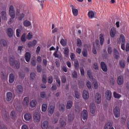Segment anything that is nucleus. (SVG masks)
Listing matches in <instances>:
<instances>
[{"instance_id": "5fc2aeb1", "label": "nucleus", "mask_w": 129, "mask_h": 129, "mask_svg": "<svg viewBox=\"0 0 129 129\" xmlns=\"http://www.w3.org/2000/svg\"><path fill=\"white\" fill-rule=\"evenodd\" d=\"M60 79H61V83H66V77L62 76L61 77H60Z\"/></svg>"}, {"instance_id": "c9c22d12", "label": "nucleus", "mask_w": 129, "mask_h": 129, "mask_svg": "<svg viewBox=\"0 0 129 129\" xmlns=\"http://www.w3.org/2000/svg\"><path fill=\"white\" fill-rule=\"evenodd\" d=\"M0 45L3 46H7V42L4 39L0 40Z\"/></svg>"}, {"instance_id": "4c0bfd02", "label": "nucleus", "mask_w": 129, "mask_h": 129, "mask_svg": "<svg viewBox=\"0 0 129 129\" xmlns=\"http://www.w3.org/2000/svg\"><path fill=\"white\" fill-rule=\"evenodd\" d=\"M76 45H77V46L80 47H81L82 46V42L81 41V39H76Z\"/></svg>"}, {"instance_id": "4be33fe9", "label": "nucleus", "mask_w": 129, "mask_h": 129, "mask_svg": "<svg viewBox=\"0 0 129 129\" xmlns=\"http://www.w3.org/2000/svg\"><path fill=\"white\" fill-rule=\"evenodd\" d=\"M113 56H114V58H115V59H119V52L117 50H116V49L115 48L113 49Z\"/></svg>"}, {"instance_id": "58836bf2", "label": "nucleus", "mask_w": 129, "mask_h": 129, "mask_svg": "<svg viewBox=\"0 0 129 129\" xmlns=\"http://www.w3.org/2000/svg\"><path fill=\"white\" fill-rule=\"evenodd\" d=\"M46 109H47V104H42V111L44 112L46 111Z\"/></svg>"}, {"instance_id": "7ed1b4c3", "label": "nucleus", "mask_w": 129, "mask_h": 129, "mask_svg": "<svg viewBox=\"0 0 129 129\" xmlns=\"http://www.w3.org/2000/svg\"><path fill=\"white\" fill-rule=\"evenodd\" d=\"M104 43V34H101L99 35V41L98 40H96V44L99 46V44L101 46L103 45Z\"/></svg>"}, {"instance_id": "7c9ffc66", "label": "nucleus", "mask_w": 129, "mask_h": 129, "mask_svg": "<svg viewBox=\"0 0 129 129\" xmlns=\"http://www.w3.org/2000/svg\"><path fill=\"white\" fill-rule=\"evenodd\" d=\"M13 98V94L11 92L7 93V101H10Z\"/></svg>"}, {"instance_id": "0e129e2a", "label": "nucleus", "mask_w": 129, "mask_h": 129, "mask_svg": "<svg viewBox=\"0 0 129 129\" xmlns=\"http://www.w3.org/2000/svg\"><path fill=\"white\" fill-rule=\"evenodd\" d=\"M80 72L82 76H84V70H83V68H80Z\"/></svg>"}, {"instance_id": "9b49d317", "label": "nucleus", "mask_w": 129, "mask_h": 129, "mask_svg": "<svg viewBox=\"0 0 129 129\" xmlns=\"http://www.w3.org/2000/svg\"><path fill=\"white\" fill-rule=\"evenodd\" d=\"M113 124V123H112L111 121L107 122L105 124V126L104 127V129H114L113 127H112V125Z\"/></svg>"}, {"instance_id": "a211bd4d", "label": "nucleus", "mask_w": 129, "mask_h": 129, "mask_svg": "<svg viewBox=\"0 0 129 129\" xmlns=\"http://www.w3.org/2000/svg\"><path fill=\"white\" fill-rule=\"evenodd\" d=\"M13 34H14V33H13V29H12V28H8L7 35L8 36V37H9L10 38H12L13 37Z\"/></svg>"}, {"instance_id": "39448f33", "label": "nucleus", "mask_w": 129, "mask_h": 129, "mask_svg": "<svg viewBox=\"0 0 129 129\" xmlns=\"http://www.w3.org/2000/svg\"><path fill=\"white\" fill-rule=\"evenodd\" d=\"M102 101L101 95L99 93H97L95 95V102L96 103L99 104Z\"/></svg>"}, {"instance_id": "49530a36", "label": "nucleus", "mask_w": 129, "mask_h": 129, "mask_svg": "<svg viewBox=\"0 0 129 129\" xmlns=\"http://www.w3.org/2000/svg\"><path fill=\"white\" fill-rule=\"evenodd\" d=\"M42 81L43 83L46 84V75H43L42 77Z\"/></svg>"}, {"instance_id": "5701e85b", "label": "nucleus", "mask_w": 129, "mask_h": 129, "mask_svg": "<svg viewBox=\"0 0 129 129\" xmlns=\"http://www.w3.org/2000/svg\"><path fill=\"white\" fill-rule=\"evenodd\" d=\"M42 129H47L48 127V122L47 121H44L41 124Z\"/></svg>"}, {"instance_id": "423d86ee", "label": "nucleus", "mask_w": 129, "mask_h": 129, "mask_svg": "<svg viewBox=\"0 0 129 129\" xmlns=\"http://www.w3.org/2000/svg\"><path fill=\"white\" fill-rule=\"evenodd\" d=\"M113 114L115 118H118L120 116V109H119V107L115 106V107H114V109H113Z\"/></svg>"}, {"instance_id": "69168bd1", "label": "nucleus", "mask_w": 129, "mask_h": 129, "mask_svg": "<svg viewBox=\"0 0 129 129\" xmlns=\"http://www.w3.org/2000/svg\"><path fill=\"white\" fill-rule=\"evenodd\" d=\"M41 72H42V67H40V66L38 65L37 66V72L40 73Z\"/></svg>"}, {"instance_id": "864d4df0", "label": "nucleus", "mask_w": 129, "mask_h": 129, "mask_svg": "<svg viewBox=\"0 0 129 129\" xmlns=\"http://www.w3.org/2000/svg\"><path fill=\"white\" fill-rule=\"evenodd\" d=\"M21 33V30L20 29H16V37L20 38V34Z\"/></svg>"}, {"instance_id": "72a5a7b5", "label": "nucleus", "mask_w": 129, "mask_h": 129, "mask_svg": "<svg viewBox=\"0 0 129 129\" xmlns=\"http://www.w3.org/2000/svg\"><path fill=\"white\" fill-rule=\"evenodd\" d=\"M72 101H67V105L66 106V108L67 109H71L72 108Z\"/></svg>"}, {"instance_id": "774afa93", "label": "nucleus", "mask_w": 129, "mask_h": 129, "mask_svg": "<svg viewBox=\"0 0 129 129\" xmlns=\"http://www.w3.org/2000/svg\"><path fill=\"white\" fill-rule=\"evenodd\" d=\"M107 53H109V54H111L112 53V48H111V47L107 48Z\"/></svg>"}, {"instance_id": "4468645a", "label": "nucleus", "mask_w": 129, "mask_h": 129, "mask_svg": "<svg viewBox=\"0 0 129 129\" xmlns=\"http://www.w3.org/2000/svg\"><path fill=\"white\" fill-rule=\"evenodd\" d=\"M82 119L86 120L88 117V111L86 110H83L82 113Z\"/></svg>"}, {"instance_id": "8fccbe9b", "label": "nucleus", "mask_w": 129, "mask_h": 129, "mask_svg": "<svg viewBox=\"0 0 129 129\" xmlns=\"http://www.w3.org/2000/svg\"><path fill=\"white\" fill-rule=\"evenodd\" d=\"M64 125H66V122H64L62 120L60 121V127L62 128Z\"/></svg>"}, {"instance_id": "ddd939ff", "label": "nucleus", "mask_w": 129, "mask_h": 129, "mask_svg": "<svg viewBox=\"0 0 129 129\" xmlns=\"http://www.w3.org/2000/svg\"><path fill=\"white\" fill-rule=\"evenodd\" d=\"M116 34V30H115V28H111V30H110V36H111V38H114V37H115Z\"/></svg>"}, {"instance_id": "bf43d9fd", "label": "nucleus", "mask_w": 129, "mask_h": 129, "mask_svg": "<svg viewBox=\"0 0 129 129\" xmlns=\"http://www.w3.org/2000/svg\"><path fill=\"white\" fill-rule=\"evenodd\" d=\"M87 87H88V89H89V90L91 89V83H90V82H87Z\"/></svg>"}, {"instance_id": "a19ab883", "label": "nucleus", "mask_w": 129, "mask_h": 129, "mask_svg": "<svg viewBox=\"0 0 129 129\" xmlns=\"http://www.w3.org/2000/svg\"><path fill=\"white\" fill-rule=\"evenodd\" d=\"M26 38L29 40H31L32 39V33H28V35H26Z\"/></svg>"}, {"instance_id": "de8ad7c7", "label": "nucleus", "mask_w": 129, "mask_h": 129, "mask_svg": "<svg viewBox=\"0 0 129 129\" xmlns=\"http://www.w3.org/2000/svg\"><path fill=\"white\" fill-rule=\"evenodd\" d=\"M87 75L88 76V77L89 78V79H92V74L91 73L90 71H88L87 72Z\"/></svg>"}, {"instance_id": "79ce46f5", "label": "nucleus", "mask_w": 129, "mask_h": 129, "mask_svg": "<svg viewBox=\"0 0 129 129\" xmlns=\"http://www.w3.org/2000/svg\"><path fill=\"white\" fill-rule=\"evenodd\" d=\"M59 110L60 112H63L64 111V104H60Z\"/></svg>"}, {"instance_id": "9d476101", "label": "nucleus", "mask_w": 129, "mask_h": 129, "mask_svg": "<svg viewBox=\"0 0 129 129\" xmlns=\"http://www.w3.org/2000/svg\"><path fill=\"white\" fill-rule=\"evenodd\" d=\"M70 7L72 8V13H73L74 17L78 16L79 14V11L78 9L74 8V6H73L72 5H71Z\"/></svg>"}, {"instance_id": "13d9d810", "label": "nucleus", "mask_w": 129, "mask_h": 129, "mask_svg": "<svg viewBox=\"0 0 129 129\" xmlns=\"http://www.w3.org/2000/svg\"><path fill=\"white\" fill-rule=\"evenodd\" d=\"M45 97H46V94H45V92H40V98L44 99L45 98Z\"/></svg>"}, {"instance_id": "bb28decb", "label": "nucleus", "mask_w": 129, "mask_h": 129, "mask_svg": "<svg viewBox=\"0 0 129 129\" xmlns=\"http://www.w3.org/2000/svg\"><path fill=\"white\" fill-rule=\"evenodd\" d=\"M24 120L26 121H29L31 119V115L29 113L26 114V115H24Z\"/></svg>"}, {"instance_id": "f257e3e1", "label": "nucleus", "mask_w": 129, "mask_h": 129, "mask_svg": "<svg viewBox=\"0 0 129 129\" xmlns=\"http://www.w3.org/2000/svg\"><path fill=\"white\" fill-rule=\"evenodd\" d=\"M10 16H11V19H10V21L8 22V24H11L14 22V18H15V12L14 11V7L13 6H10L9 10Z\"/></svg>"}, {"instance_id": "338daca9", "label": "nucleus", "mask_w": 129, "mask_h": 129, "mask_svg": "<svg viewBox=\"0 0 129 129\" xmlns=\"http://www.w3.org/2000/svg\"><path fill=\"white\" fill-rule=\"evenodd\" d=\"M72 75L73 76V78L75 79L78 78V74H77L76 72H73V73L72 74Z\"/></svg>"}, {"instance_id": "20e7f679", "label": "nucleus", "mask_w": 129, "mask_h": 129, "mask_svg": "<svg viewBox=\"0 0 129 129\" xmlns=\"http://www.w3.org/2000/svg\"><path fill=\"white\" fill-rule=\"evenodd\" d=\"M55 82H56V85L54 84L52 85L51 87L52 90H56V86H58V87H60V79L58 77H55Z\"/></svg>"}, {"instance_id": "09e8293b", "label": "nucleus", "mask_w": 129, "mask_h": 129, "mask_svg": "<svg viewBox=\"0 0 129 129\" xmlns=\"http://www.w3.org/2000/svg\"><path fill=\"white\" fill-rule=\"evenodd\" d=\"M60 44H61L62 46H66V41H64L63 39H61V40H60Z\"/></svg>"}, {"instance_id": "6ab92c4d", "label": "nucleus", "mask_w": 129, "mask_h": 129, "mask_svg": "<svg viewBox=\"0 0 129 129\" xmlns=\"http://www.w3.org/2000/svg\"><path fill=\"white\" fill-rule=\"evenodd\" d=\"M83 99H88V98H89V93L87 90L83 91Z\"/></svg>"}, {"instance_id": "1a4fd4ad", "label": "nucleus", "mask_w": 129, "mask_h": 129, "mask_svg": "<svg viewBox=\"0 0 129 129\" xmlns=\"http://www.w3.org/2000/svg\"><path fill=\"white\" fill-rule=\"evenodd\" d=\"M34 120L36 122H38L40 120V114L39 113L35 112L34 114Z\"/></svg>"}, {"instance_id": "e433bc0d", "label": "nucleus", "mask_w": 129, "mask_h": 129, "mask_svg": "<svg viewBox=\"0 0 129 129\" xmlns=\"http://www.w3.org/2000/svg\"><path fill=\"white\" fill-rule=\"evenodd\" d=\"M36 100H32L31 101H30V107L34 108L35 106H36Z\"/></svg>"}, {"instance_id": "603ef678", "label": "nucleus", "mask_w": 129, "mask_h": 129, "mask_svg": "<svg viewBox=\"0 0 129 129\" xmlns=\"http://www.w3.org/2000/svg\"><path fill=\"white\" fill-rule=\"evenodd\" d=\"M52 81H53V79L52 77L50 76L47 78V82L48 84H52Z\"/></svg>"}, {"instance_id": "2eb2a0df", "label": "nucleus", "mask_w": 129, "mask_h": 129, "mask_svg": "<svg viewBox=\"0 0 129 129\" xmlns=\"http://www.w3.org/2000/svg\"><path fill=\"white\" fill-rule=\"evenodd\" d=\"M101 68L103 72H107V67L106 66V64H105V62H104L103 61L101 62Z\"/></svg>"}, {"instance_id": "4d7b16f0", "label": "nucleus", "mask_w": 129, "mask_h": 129, "mask_svg": "<svg viewBox=\"0 0 129 129\" xmlns=\"http://www.w3.org/2000/svg\"><path fill=\"white\" fill-rule=\"evenodd\" d=\"M114 78H110V83L111 85H114Z\"/></svg>"}, {"instance_id": "e2e57ef3", "label": "nucleus", "mask_w": 129, "mask_h": 129, "mask_svg": "<svg viewBox=\"0 0 129 129\" xmlns=\"http://www.w3.org/2000/svg\"><path fill=\"white\" fill-rule=\"evenodd\" d=\"M125 51H126V52L129 51V43H126V47H125Z\"/></svg>"}, {"instance_id": "f3484780", "label": "nucleus", "mask_w": 129, "mask_h": 129, "mask_svg": "<svg viewBox=\"0 0 129 129\" xmlns=\"http://www.w3.org/2000/svg\"><path fill=\"white\" fill-rule=\"evenodd\" d=\"M23 91V88H22V86L19 85L16 86V92H18L19 94H21V93H22Z\"/></svg>"}, {"instance_id": "dca6fc26", "label": "nucleus", "mask_w": 129, "mask_h": 129, "mask_svg": "<svg viewBox=\"0 0 129 129\" xmlns=\"http://www.w3.org/2000/svg\"><path fill=\"white\" fill-rule=\"evenodd\" d=\"M36 44H37V41H36V40H32V41L28 42L27 46H28V47L31 48L35 46Z\"/></svg>"}, {"instance_id": "a878e982", "label": "nucleus", "mask_w": 129, "mask_h": 129, "mask_svg": "<svg viewBox=\"0 0 129 129\" xmlns=\"http://www.w3.org/2000/svg\"><path fill=\"white\" fill-rule=\"evenodd\" d=\"M88 17H89V19H93L95 17L94 12L90 11L89 12H88Z\"/></svg>"}, {"instance_id": "f704fd0d", "label": "nucleus", "mask_w": 129, "mask_h": 129, "mask_svg": "<svg viewBox=\"0 0 129 129\" xmlns=\"http://www.w3.org/2000/svg\"><path fill=\"white\" fill-rule=\"evenodd\" d=\"M63 54H64V57H68V54H69V51L68 47L64 48Z\"/></svg>"}, {"instance_id": "3c124183", "label": "nucleus", "mask_w": 129, "mask_h": 129, "mask_svg": "<svg viewBox=\"0 0 129 129\" xmlns=\"http://www.w3.org/2000/svg\"><path fill=\"white\" fill-rule=\"evenodd\" d=\"M93 68L94 69H95V70H98V64L96 62L94 63L93 64Z\"/></svg>"}, {"instance_id": "a18cd8bd", "label": "nucleus", "mask_w": 129, "mask_h": 129, "mask_svg": "<svg viewBox=\"0 0 129 129\" xmlns=\"http://www.w3.org/2000/svg\"><path fill=\"white\" fill-rule=\"evenodd\" d=\"M27 37H26V33H23L22 36H21V41L24 42H26Z\"/></svg>"}, {"instance_id": "cd10ccee", "label": "nucleus", "mask_w": 129, "mask_h": 129, "mask_svg": "<svg viewBox=\"0 0 129 129\" xmlns=\"http://www.w3.org/2000/svg\"><path fill=\"white\" fill-rule=\"evenodd\" d=\"M119 65L120 66V68H121V69H124V66H126V62L123 60H120V62H119Z\"/></svg>"}, {"instance_id": "0eeeda50", "label": "nucleus", "mask_w": 129, "mask_h": 129, "mask_svg": "<svg viewBox=\"0 0 129 129\" xmlns=\"http://www.w3.org/2000/svg\"><path fill=\"white\" fill-rule=\"evenodd\" d=\"M89 109L90 110V113L91 114H95L96 111V106H95V104L94 103H90V104L89 105Z\"/></svg>"}, {"instance_id": "ea45409f", "label": "nucleus", "mask_w": 129, "mask_h": 129, "mask_svg": "<svg viewBox=\"0 0 129 129\" xmlns=\"http://www.w3.org/2000/svg\"><path fill=\"white\" fill-rule=\"evenodd\" d=\"M93 86L95 90H97L98 89V83L95 80H94Z\"/></svg>"}, {"instance_id": "6e6d98bb", "label": "nucleus", "mask_w": 129, "mask_h": 129, "mask_svg": "<svg viewBox=\"0 0 129 129\" xmlns=\"http://www.w3.org/2000/svg\"><path fill=\"white\" fill-rule=\"evenodd\" d=\"M24 18V14H20V16L18 18V20L21 21L22 20V19Z\"/></svg>"}, {"instance_id": "f03ea898", "label": "nucleus", "mask_w": 129, "mask_h": 129, "mask_svg": "<svg viewBox=\"0 0 129 129\" xmlns=\"http://www.w3.org/2000/svg\"><path fill=\"white\" fill-rule=\"evenodd\" d=\"M10 62L12 66L15 65V69L20 68V62L18 60H15L14 57L10 56Z\"/></svg>"}, {"instance_id": "6e6552de", "label": "nucleus", "mask_w": 129, "mask_h": 129, "mask_svg": "<svg viewBox=\"0 0 129 129\" xmlns=\"http://www.w3.org/2000/svg\"><path fill=\"white\" fill-rule=\"evenodd\" d=\"M117 41L118 44L124 43V42H125V39H124V36H123V34H120L119 38L117 39Z\"/></svg>"}, {"instance_id": "aec40b11", "label": "nucleus", "mask_w": 129, "mask_h": 129, "mask_svg": "<svg viewBox=\"0 0 129 129\" xmlns=\"http://www.w3.org/2000/svg\"><path fill=\"white\" fill-rule=\"evenodd\" d=\"M24 57H25L26 61L29 62L30 61V58L31 57V55L30 53L27 52H26V54L24 55Z\"/></svg>"}, {"instance_id": "473e14b6", "label": "nucleus", "mask_w": 129, "mask_h": 129, "mask_svg": "<svg viewBox=\"0 0 129 129\" xmlns=\"http://www.w3.org/2000/svg\"><path fill=\"white\" fill-rule=\"evenodd\" d=\"M74 119V115L70 114V115H68V121L71 122L73 121V120Z\"/></svg>"}, {"instance_id": "2f4dec72", "label": "nucleus", "mask_w": 129, "mask_h": 129, "mask_svg": "<svg viewBox=\"0 0 129 129\" xmlns=\"http://www.w3.org/2000/svg\"><path fill=\"white\" fill-rule=\"evenodd\" d=\"M54 110V106H50V107L48 108V113L50 114H53V111Z\"/></svg>"}, {"instance_id": "680f3d73", "label": "nucleus", "mask_w": 129, "mask_h": 129, "mask_svg": "<svg viewBox=\"0 0 129 129\" xmlns=\"http://www.w3.org/2000/svg\"><path fill=\"white\" fill-rule=\"evenodd\" d=\"M74 58H75V55L73 53H71V60L73 61L74 60Z\"/></svg>"}, {"instance_id": "393cba45", "label": "nucleus", "mask_w": 129, "mask_h": 129, "mask_svg": "<svg viewBox=\"0 0 129 129\" xmlns=\"http://www.w3.org/2000/svg\"><path fill=\"white\" fill-rule=\"evenodd\" d=\"M31 25V23L30 21H29L28 20H24L23 21V26L25 27H28L29 26H30Z\"/></svg>"}, {"instance_id": "f8f14e48", "label": "nucleus", "mask_w": 129, "mask_h": 129, "mask_svg": "<svg viewBox=\"0 0 129 129\" xmlns=\"http://www.w3.org/2000/svg\"><path fill=\"white\" fill-rule=\"evenodd\" d=\"M105 97H106V100H111V98L112 97V94L111 93V91L107 90L105 92Z\"/></svg>"}, {"instance_id": "c756f323", "label": "nucleus", "mask_w": 129, "mask_h": 129, "mask_svg": "<svg viewBox=\"0 0 129 129\" xmlns=\"http://www.w3.org/2000/svg\"><path fill=\"white\" fill-rule=\"evenodd\" d=\"M14 80H15L14 75L13 74H11L10 75V79H9L10 83L11 84L13 83V82H14Z\"/></svg>"}, {"instance_id": "412c9836", "label": "nucleus", "mask_w": 129, "mask_h": 129, "mask_svg": "<svg viewBox=\"0 0 129 129\" xmlns=\"http://www.w3.org/2000/svg\"><path fill=\"white\" fill-rule=\"evenodd\" d=\"M117 82L118 83V85H121L123 84V78L122 76L118 77V79H117Z\"/></svg>"}, {"instance_id": "37998d69", "label": "nucleus", "mask_w": 129, "mask_h": 129, "mask_svg": "<svg viewBox=\"0 0 129 129\" xmlns=\"http://www.w3.org/2000/svg\"><path fill=\"white\" fill-rule=\"evenodd\" d=\"M16 116L15 111H12V112H11V118H12V119H15Z\"/></svg>"}, {"instance_id": "c85d7f7f", "label": "nucleus", "mask_w": 129, "mask_h": 129, "mask_svg": "<svg viewBox=\"0 0 129 129\" xmlns=\"http://www.w3.org/2000/svg\"><path fill=\"white\" fill-rule=\"evenodd\" d=\"M1 19L5 20H6V12L2 11V17L0 16V22H1Z\"/></svg>"}, {"instance_id": "b1692460", "label": "nucleus", "mask_w": 129, "mask_h": 129, "mask_svg": "<svg viewBox=\"0 0 129 129\" xmlns=\"http://www.w3.org/2000/svg\"><path fill=\"white\" fill-rule=\"evenodd\" d=\"M29 105V98L28 97H24L23 99V105L28 106Z\"/></svg>"}, {"instance_id": "c03bdc74", "label": "nucleus", "mask_w": 129, "mask_h": 129, "mask_svg": "<svg viewBox=\"0 0 129 129\" xmlns=\"http://www.w3.org/2000/svg\"><path fill=\"white\" fill-rule=\"evenodd\" d=\"M113 97L114 98L119 99L121 97V95H120L119 94L117 93L116 92H113Z\"/></svg>"}, {"instance_id": "052dcab7", "label": "nucleus", "mask_w": 129, "mask_h": 129, "mask_svg": "<svg viewBox=\"0 0 129 129\" xmlns=\"http://www.w3.org/2000/svg\"><path fill=\"white\" fill-rule=\"evenodd\" d=\"M75 95L76 99L80 98V95L79 94V92H78L77 91H75Z\"/></svg>"}]
</instances>
